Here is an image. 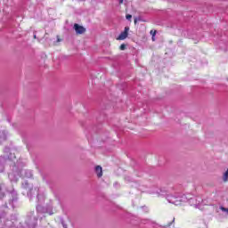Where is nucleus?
<instances>
[{"mask_svg": "<svg viewBox=\"0 0 228 228\" xmlns=\"http://www.w3.org/2000/svg\"><path fill=\"white\" fill-rule=\"evenodd\" d=\"M127 37H129V27H125L124 31L119 34L116 40H126Z\"/></svg>", "mask_w": 228, "mask_h": 228, "instance_id": "1", "label": "nucleus"}, {"mask_svg": "<svg viewBox=\"0 0 228 228\" xmlns=\"http://www.w3.org/2000/svg\"><path fill=\"white\" fill-rule=\"evenodd\" d=\"M74 29H75L77 35H83L84 33L86 32V28H85V27L80 26L77 23L74 24Z\"/></svg>", "mask_w": 228, "mask_h": 228, "instance_id": "2", "label": "nucleus"}, {"mask_svg": "<svg viewBox=\"0 0 228 228\" xmlns=\"http://www.w3.org/2000/svg\"><path fill=\"white\" fill-rule=\"evenodd\" d=\"M94 172H95V174H96V175H97V177H98L99 179H101V177H102V167H101V166H96V167H94Z\"/></svg>", "mask_w": 228, "mask_h": 228, "instance_id": "3", "label": "nucleus"}, {"mask_svg": "<svg viewBox=\"0 0 228 228\" xmlns=\"http://www.w3.org/2000/svg\"><path fill=\"white\" fill-rule=\"evenodd\" d=\"M223 181H224V183H227V181H228V168L223 175Z\"/></svg>", "mask_w": 228, "mask_h": 228, "instance_id": "4", "label": "nucleus"}, {"mask_svg": "<svg viewBox=\"0 0 228 228\" xmlns=\"http://www.w3.org/2000/svg\"><path fill=\"white\" fill-rule=\"evenodd\" d=\"M175 222V217H173L172 221L167 223L165 227H171L172 224H174Z\"/></svg>", "mask_w": 228, "mask_h": 228, "instance_id": "5", "label": "nucleus"}, {"mask_svg": "<svg viewBox=\"0 0 228 228\" xmlns=\"http://www.w3.org/2000/svg\"><path fill=\"white\" fill-rule=\"evenodd\" d=\"M126 48H127V46L126 45V44H122L119 46L120 51H126Z\"/></svg>", "mask_w": 228, "mask_h": 228, "instance_id": "6", "label": "nucleus"}, {"mask_svg": "<svg viewBox=\"0 0 228 228\" xmlns=\"http://www.w3.org/2000/svg\"><path fill=\"white\" fill-rule=\"evenodd\" d=\"M5 140H6V134H4L3 136L0 137V143L4 142Z\"/></svg>", "mask_w": 228, "mask_h": 228, "instance_id": "7", "label": "nucleus"}, {"mask_svg": "<svg viewBox=\"0 0 228 228\" xmlns=\"http://www.w3.org/2000/svg\"><path fill=\"white\" fill-rule=\"evenodd\" d=\"M156 33H157V31L156 30H151L150 31V34L151 35V37H156Z\"/></svg>", "mask_w": 228, "mask_h": 228, "instance_id": "8", "label": "nucleus"}, {"mask_svg": "<svg viewBox=\"0 0 228 228\" xmlns=\"http://www.w3.org/2000/svg\"><path fill=\"white\" fill-rule=\"evenodd\" d=\"M126 19L127 20H131V19H133V16H132L131 14H127V15L126 16Z\"/></svg>", "mask_w": 228, "mask_h": 228, "instance_id": "9", "label": "nucleus"}, {"mask_svg": "<svg viewBox=\"0 0 228 228\" xmlns=\"http://www.w3.org/2000/svg\"><path fill=\"white\" fill-rule=\"evenodd\" d=\"M63 41V39H61V37H60V36H57V42L59 43V42H62Z\"/></svg>", "mask_w": 228, "mask_h": 228, "instance_id": "10", "label": "nucleus"}, {"mask_svg": "<svg viewBox=\"0 0 228 228\" xmlns=\"http://www.w3.org/2000/svg\"><path fill=\"white\" fill-rule=\"evenodd\" d=\"M222 211H227V208H221Z\"/></svg>", "mask_w": 228, "mask_h": 228, "instance_id": "11", "label": "nucleus"}, {"mask_svg": "<svg viewBox=\"0 0 228 228\" xmlns=\"http://www.w3.org/2000/svg\"><path fill=\"white\" fill-rule=\"evenodd\" d=\"M222 211H227V208H221Z\"/></svg>", "mask_w": 228, "mask_h": 228, "instance_id": "12", "label": "nucleus"}, {"mask_svg": "<svg viewBox=\"0 0 228 228\" xmlns=\"http://www.w3.org/2000/svg\"><path fill=\"white\" fill-rule=\"evenodd\" d=\"M151 39L154 42V40H156V37L152 36Z\"/></svg>", "mask_w": 228, "mask_h": 228, "instance_id": "13", "label": "nucleus"}, {"mask_svg": "<svg viewBox=\"0 0 228 228\" xmlns=\"http://www.w3.org/2000/svg\"><path fill=\"white\" fill-rule=\"evenodd\" d=\"M124 3V0H119V4H122Z\"/></svg>", "mask_w": 228, "mask_h": 228, "instance_id": "14", "label": "nucleus"}, {"mask_svg": "<svg viewBox=\"0 0 228 228\" xmlns=\"http://www.w3.org/2000/svg\"><path fill=\"white\" fill-rule=\"evenodd\" d=\"M136 22H137V20H136V19L134 20V24H136Z\"/></svg>", "mask_w": 228, "mask_h": 228, "instance_id": "15", "label": "nucleus"}]
</instances>
